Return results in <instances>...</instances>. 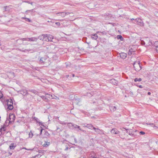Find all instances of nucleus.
<instances>
[{"mask_svg":"<svg viewBox=\"0 0 158 158\" xmlns=\"http://www.w3.org/2000/svg\"><path fill=\"white\" fill-rule=\"evenodd\" d=\"M140 64L139 61H135L133 64L134 68L136 71H139L142 69L141 67H140Z\"/></svg>","mask_w":158,"mask_h":158,"instance_id":"nucleus-1","label":"nucleus"},{"mask_svg":"<svg viewBox=\"0 0 158 158\" xmlns=\"http://www.w3.org/2000/svg\"><path fill=\"white\" fill-rule=\"evenodd\" d=\"M68 126H72L73 128L76 129V130L78 131L79 130H82V129L80 128V127L75 124H73L69 123H68Z\"/></svg>","mask_w":158,"mask_h":158,"instance_id":"nucleus-2","label":"nucleus"},{"mask_svg":"<svg viewBox=\"0 0 158 158\" xmlns=\"http://www.w3.org/2000/svg\"><path fill=\"white\" fill-rule=\"evenodd\" d=\"M135 21L136 22V24H137L138 25L141 26H143V22L140 18H137L135 19Z\"/></svg>","mask_w":158,"mask_h":158,"instance_id":"nucleus-3","label":"nucleus"},{"mask_svg":"<svg viewBox=\"0 0 158 158\" xmlns=\"http://www.w3.org/2000/svg\"><path fill=\"white\" fill-rule=\"evenodd\" d=\"M48 58V57L47 56H45L44 57L39 58V59L40 60V61L41 63H44L46 62V61Z\"/></svg>","mask_w":158,"mask_h":158,"instance_id":"nucleus-4","label":"nucleus"},{"mask_svg":"<svg viewBox=\"0 0 158 158\" xmlns=\"http://www.w3.org/2000/svg\"><path fill=\"white\" fill-rule=\"evenodd\" d=\"M15 119V115L14 114H10L9 116V123H11L12 122H14Z\"/></svg>","mask_w":158,"mask_h":158,"instance_id":"nucleus-5","label":"nucleus"},{"mask_svg":"<svg viewBox=\"0 0 158 158\" xmlns=\"http://www.w3.org/2000/svg\"><path fill=\"white\" fill-rule=\"evenodd\" d=\"M94 129L95 130V131L98 134L100 135H103L104 134V131L98 128H94Z\"/></svg>","mask_w":158,"mask_h":158,"instance_id":"nucleus-6","label":"nucleus"},{"mask_svg":"<svg viewBox=\"0 0 158 158\" xmlns=\"http://www.w3.org/2000/svg\"><path fill=\"white\" fill-rule=\"evenodd\" d=\"M106 20H109L112 17V15L111 14L106 13L103 16Z\"/></svg>","mask_w":158,"mask_h":158,"instance_id":"nucleus-7","label":"nucleus"},{"mask_svg":"<svg viewBox=\"0 0 158 158\" xmlns=\"http://www.w3.org/2000/svg\"><path fill=\"white\" fill-rule=\"evenodd\" d=\"M111 133L113 134H118L120 133L119 131L116 128H114L110 131Z\"/></svg>","mask_w":158,"mask_h":158,"instance_id":"nucleus-8","label":"nucleus"},{"mask_svg":"<svg viewBox=\"0 0 158 158\" xmlns=\"http://www.w3.org/2000/svg\"><path fill=\"white\" fill-rule=\"evenodd\" d=\"M110 82L113 84L114 85H117L118 84V81L115 79L113 78L110 80Z\"/></svg>","mask_w":158,"mask_h":158,"instance_id":"nucleus-9","label":"nucleus"},{"mask_svg":"<svg viewBox=\"0 0 158 158\" xmlns=\"http://www.w3.org/2000/svg\"><path fill=\"white\" fill-rule=\"evenodd\" d=\"M45 34H42L40 35L38 38V39H39L40 40H42L43 41H44V39L45 38Z\"/></svg>","mask_w":158,"mask_h":158,"instance_id":"nucleus-10","label":"nucleus"},{"mask_svg":"<svg viewBox=\"0 0 158 158\" xmlns=\"http://www.w3.org/2000/svg\"><path fill=\"white\" fill-rule=\"evenodd\" d=\"M124 129H125L127 131V133H128L129 135L132 136L133 137H135V135H134V134H133L132 132L130 130H129L128 129H126L125 128H123Z\"/></svg>","mask_w":158,"mask_h":158,"instance_id":"nucleus-11","label":"nucleus"},{"mask_svg":"<svg viewBox=\"0 0 158 158\" xmlns=\"http://www.w3.org/2000/svg\"><path fill=\"white\" fill-rule=\"evenodd\" d=\"M13 103L12 104H9L8 102L7 103V109H8L9 110H12L14 108L13 106Z\"/></svg>","mask_w":158,"mask_h":158,"instance_id":"nucleus-12","label":"nucleus"},{"mask_svg":"<svg viewBox=\"0 0 158 158\" xmlns=\"http://www.w3.org/2000/svg\"><path fill=\"white\" fill-rule=\"evenodd\" d=\"M38 40L37 37H33L30 38H28V41H36Z\"/></svg>","mask_w":158,"mask_h":158,"instance_id":"nucleus-13","label":"nucleus"},{"mask_svg":"<svg viewBox=\"0 0 158 158\" xmlns=\"http://www.w3.org/2000/svg\"><path fill=\"white\" fill-rule=\"evenodd\" d=\"M20 93L22 94L23 96H25L26 95L28 94V93L27 90H23L20 91Z\"/></svg>","mask_w":158,"mask_h":158,"instance_id":"nucleus-14","label":"nucleus"},{"mask_svg":"<svg viewBox=\"0 0 158 158\" xmlns=\"http://www.w3.org/2000/svg\"><path fill=\"white\" fill-rule=\"evenodd\" d=\"M28 38H23L21 39H19L16 40V42L17 43L20 42V41L23 42V41H28ZM23 43V42H22Z\"/></svg>","mask_w":158,"mask_h":158,"instance_id":"nucleus-15","label":"nucleus"},{"mask_svg":"<svg viewBox=\"0 0 158 158\" xmlns=\"http://www.w3.org/2000/svg\"><path fill=\"white\" fill-rule=\"evenodd\" d=\"M120 57L123 59H125L127 57V54L124 53H122L120 54Z\"/></svg>","mask_w":158,"mask_h":158,"instance_id":"nucleus-16","label":"nucleus"},{"mask_svg":"<svg viewBox=\"0 0 158 158\" xmlns=\"http://www.w3.org/2000/svg\"><path fill=\"white\" fill-rule=\"evenodd\" d=\"M40 97L41 98L43 99V100L46 102H47L48 101V96H40Z\"/></svg>","mask_w":158,"mask_h":158,"instance_id":"nucleus-17","label":"nucleus"},{"mask_svg":"<svg viewBox=\"0 0 158 158\" xmlns=\"http://www.w3.org/2000/svg\"><path fill=\"white\" fill-rule=\"evenodd\" d=\"M85 126L89 129L91 130L94 129V128H95V127H94L92 124H87L86 126Z\"/></svg>","mask_w":158,"mask_h":158,"instance_id":"nucleus-18","label":"nucleus"},{"mask_svg":"<svg viewBox=\"0 0 158 158\" xmlns=\"http://www.w3.org/2000/svg\"><path fill=\"white\" fill-rule=\"evenodd\" d=\"M91 38L92 39L96 40L98 38V36L96 34H94L92 35V36H91Z\"/></svg>","mask_w":158,"mask_h":158,"instance_id":"nucleus-19","label":"nucleus"},{"mask_svg":"<svg viewBox=\"0 0 158 158\" xmlns=\"http://www.w3.org/2000/svg\"><path fill=\"white\" fill-rule=\"evenodd\" d=\"M48 39H49V41L52 42V40L53 39V37L52 35L48 34Z\"/></svg>","mask_w":158,"mask_h":158,"instance_id":"nucleus-20","label":"nucleus"},{"mask_svg":"<svg viewBox=\"0 0 158 158\" xmlns=\"http://www.w3.org/2000/svg\"><path fill=\"white\" fill-rule=\"evenodd\" d=\"M109 109L111 111H115L116 109V108L115 106H109Z\"/></svg>","mask_w":158,"mask_h":158,"instance_id":"nucleus-21","label":"nucleus"},{"mask_svg":"<svg viewBox=\"0 0 158 158\" xmlns=\"http://www.w3.org/2000/svg\"><path fill=\"white\" fill-rule=\"evenodd\" d=\"M16 147V146H14V143H11L9 147L10 149H14Z\"/></svg>","mask_w":158,"mask_h":158,"instance_id":"nucleus-22","label":"nucleus"},{"mask_svg":"<svg viewBox=\"0 0 158 158\" xmlns=\"http://www.w3.org/2000/svg\"><path fill=\"white\" fill-rule=\"evenodd\" d=\"M50 143L49 142H47L45 141L43 145V146L44 147H47L49 145Z\"/></svg>","mask_w":158,"mask_h":158,"instance_id":"nucleus-23","label":"nucleus"},{"mask_svg":"<svg viewBox=\"0 0 158 158\" xmlns=\"http://www.w3.org/2000/svg\"><path fill=\"white\" fill-rule=\"evenodd\" d=\"M21 19H25V21L27 22H31V19H30L29 18L23 17H22Z\"/></svg>","mask_w":158,"mask_h":158,"instance_id":"nucleus-24","label":"nucleus"},{"mask_svg":"<svg viewBox=\"0 0 158 158\" xmlns=\"http://www.w3.org/2000/svg\"><path fill=\"white\" fill-rule=\"evenodd\" d=\"M6 128L4 126H3L2 128H0V133H1V135L2 133V131L3 130L4 131H6Z\"/></svg>","mask_w":158,"mask_h":158,"instance_id":"nucleus-25","label":"nucleus"},{"mask_svg":"<svg viewBox=\"0 0 158 158\" xmlns=\"http://www.w3.org/2000/svg\"><path fill=\"white\" fill-rule=\"evenodd\" d=\"M151 43L152 44H153L154 46H155L156 47V48L157 47V46H158V41H155L154 43V42H152V41H151Z\"/></svg>","mask_w":158,"mask_h":158,"instance_id":"nucleus-26","label":"nucleus"},{"mask_svg":"<svg viewBox=\"0 0 158 158\" xmlns=\"http://www.w3.org/2000/svg\"><path fill=\"white\" fill-rule=\"evenodd\" d=\"M59 14V15L64 17L65 16V12H60L57 13V14Z\"/></svg>","mask_w":158,"mask_h":158,"instance_id":"nucleus-27","label":"nucleus"},{"mask_svg":"<svg viewBox=\"0 0 158 158\" xmlns=\"http://www.w3.org/2000/svg\"><path fill=\"white\" fill-rule=\"evenodd\" d=\"M50 135V134L47 131H45L44 136L45 138L48 137Z\"/></svg>","mask_w":158,"mask_h":158,"instance_id":"nucleus-28","label":"nucleus"},{"mask_svg":"<svg viewBox=\"0 0 158 158\" xmlns=\"http://www.w3.org/2000/svg\"><path fill=\"white\" fill-rule=\"evenodd\" d=\"M117 38L118 39H120L121 41H123V38L122 36L120 35H118L117 36Z\"/></svg>","mask_w":158,"mask_h":158,"instance_id":"nucleus-29","label":"nucleus"},{"mask_svg":"<svg viewBox=\"0 0 158 158\" xmlns=\"http://www.w3.org/2000/svg\"><path fill=\"white\" fill-rule=\"evenodd\" d=\"M45 35H45V38H44V41L49 42V39H48V38H47L48 37V34H45Z\"/></svg>","mask_w":158,"mask_h":158,"instance_id":"nucleus-30","label":"nucleus"},{"mask_svg":"<svg viewBox=\"0 0 158 158\" xmlns=\"http://www.w3.org/2000/svg\"><path fill=\"white\" fill-rule=\"evenodd\" d=\"M142 81V79L141 78H135L134 79V81L135 82L140 81Z\"/></svg>","mask_w":158,"mask_h":158,"instance_id":"nucleus-31","label":"nucleus"},{"mask_svg":"<svg viewBox=\"0 0 158 158\" xmlns=\"http://www.w3.org/2000/svg\"><path fill=\"white\" fill-rule=\"evenodd\" d=\"M38 152H39V153H41L43 154H44V152H45V151L44 150H39L38 151Z\"/></svg>","mask_w":158,"mask_h":158,"instance_id":"nucleus-32","label":"nucleus"},{"mask_svg":"<svg viewBox=\"0 0 158 158\" xmlns=\"http://www.w3.org/2000/svg\"><path fill=\"white\" fill-rule=\"evenodd\" d=\"M33 136L32 132L31 131H30L29 134V137L31 138Z\"/></svg>","mask_w":158,"mask_h":158,"instance_id":"nucleus-33","label":"nucleus"},{"mask_svg":"<svg viewBox=\"0 0 158 158\" xmlns=\"http://www.w3.org/2000/svg\"><path fill=\"white\" fill-rule=\"evenodd\" d=\"M30 91L34 94H36L37 93V91L35 90L32 89Z\"/></svg>","mask_w":158,"mask_h":158,"instance_id":"nucleus-34","label":"nucleus"},{"mask_svg":"<svg viewBox=\"0 0 158 158\" xmlns=\"http://www.w3.org/2000/svg\"><path fill=\"white\" fill-rule=\"evenodd\" d=\"M46 95H49V96H48V98H52V95H51V94H47Z\"/></svg>","mask_w":158,"mask_h":158,"instance_id":"nucleus-35","label":"nucleus"},{"mask_svg":"<svg viewBox=\"0 0 158 158\" xmlns=\"http://www.w3.org/2000/svg\"><path fill=\"white\" fill-rule=\"evenodd\" d=\"M58 130H60L59 131V132H60L62 131V129H61L59 127H57L56 129V131H57Z\"/></svg>","mask_w":158,"mask_h":158,"instance_id":"nucleus-36","label":"nucleus"},{"mask_svg":"<svg viewBox=\"0 0 158 158\" xmlns=\"http://www.w3.org/2000/svg\"><path fill=\"white\" fill-rule=\"evenodd\" d=\"M20 51H23V52H26L27 51L28 52H29L30 51H31V49H30V50H27V49H25L24 50H21L20 49L19 50Z\"/></svg>","mask_w":158,"mask_h":158,"instance_id":"nucleus-37","label":"nucleus"},{"mask_svg":"<svg viewBox=\"0 0 158 158\" xmlns=\"http://www.w3.org/2000/svg\"><path fill=\"white\" fill-rule=\"evenodd\" d=\"M40 135H41V134L42 133V131L43 130V129L41 127H40Z\"/></svg>","mask_w":158,"mask_h":158,"instance_id":"nucleus-38","label":"nucleus"},{"mask_svg":"<svg viewBox=\"0 0 158 158\" xmlns=\"http://www.w3.org/2000/svg\"><path fill=\"white\" fill-rule=\"evenodd\" d=\"M81 131H82V132L83 133V134H88L87 131H85V130H82H82H81Z\"/></svg>","mask_w":158,"mask_h":158,"instance_id":"nucleus-39","label":"nucleus"},{"mask_svg":"<svg viewBox=\"0 0 158 158\" xmlns=\"http://www.w3.org/2000/svg\"><path fill=\"white\" fill-rule=\"evenodd\" d=\"M86 95L89 97H91L92 96L90 93H87V95Z\"/></svg>","mask_w":158,"mask_h":158,"instance_id":"nucleus-40","label":"nucleus"},{"mask_svg":"<svg viewBox=\"0 0 158 158\" xmlns=\"http://www.w3.org/2000/svg\"><path fill=\"white\" fill-rule=\"evenodd\" d=\"M34 119L35 121H36L37 122H38V121L39 120L38 118H37L36 117H34Z\"/></svg>","mask_w":158,"mask_h":158,"instance_id":"nucleus-41","label":"nucleus"},{"mask_svg":"<svg viewBox=\"0 0 158 158\" xmlns=\"http://www.w3.org/2000/svg\"><path fill=\"white\" fill-rule=\"evenodd\" d=\"M3 97V94L1 91H0V99Z\"/></svg>","mask_w":158,"mask_h":158,"instance_id":"nucleus-42","label":"nucleus"},{"mask_svg":"<svg viewBox=\"0 0 158 158\" xmlns=\"http://www.w3.org/2000/svg\"><path fill=\"white\" fill-rule=\"evenodd\" d=\"M10 102V104H12V103H13L12 100V99H10V100H8V102Z\"/></svg>","mask_w":158,"mask_h":158,"instance_id":"nucleus-43","label":"nucleus"},{"mask_svg":"<svg viewBox=\"0 0 158 158\" xmlns=\"http://www.w3.org/2000/svg\"><path fill=\"white\" fill-rule=\"evenodd\" d=\"M8 7V6H5L4 7V11H8V10H7L6 8H7Z\"/></svg>","mask_w":158,"mask_h":158,"instance_id":"nucleus-44","label":"nucleus"},{"mask_svg":"<svg viewBox=\"0 0 158 158\" xmlns=\"http://www.w3.org/2000/svg\"><path fill=\"white\" fill-rule=\"evenodd\" d=\"M139 134H140V135H144L145 134V133L143 131H141L139 132Z\"/></svg>","mask_w":158,"mask_h":158,"instance_id":"nucleus-45","label":"nucleus"},{"mask_svg":"<svg viewBox=\"0 0 158 158\" xmlns=\"http://www.w3.org/2000/svg\"><path fill=\"white\" fill-rule=\"evenodd\" d=\"M141 44L142 45H143L145 44V43L143 40H141Z\"/></svg>","mask_w":158,"mask_h":158,"instance_id":"nucleus-46","label":"nucleus"},{"mask_svg":"<svg viewBox=\"0 0 158 158\" xmlns=\"http://www.w3.org/2000/svg\"><path fill=\"white\" fill-rule=\"evenodd\" d=\"M128 54L129 55H131L132 54L131 51L130 50L128 52Z\"/></svg>","mask_w":158,"mask_h":158,"instance_id":"nucleus-47","label":"nucleus"},{"mask_svg":"<svg viewBox=\"0 0 158 158\" xmlns=\"http://www.w3.org/2000/svg\"><path fill=\"white\" fill-rule=\"evenodd\" d=\"M90 158H97L96 156H95L94 155H91Z\"/></svg>","mask_w":158,"mask_h":158,"instance_id":"nucleus-48","label":"nucleus"},{"mask_svg":"<svg viewBox=\"0 0 158 158\" xmlns=\"http://www.w3.org/2000/svg\"><path fill=\"white\" fill-rule=\"evenodd\" d=\"M23 149H25L26 150H33V149H27L25 148H23Z\"/></svg>","mask_w":158,"mask_h":158,"instance_id":"nucleus-49","label":"nucleus"},{"mask_svg":"<svg viewBox=\"0 0 158 158\" xmlns=\"http://www.w3.org/2000/svg\"><path fill=\"white\" fill-rule=\"evenodd\" d=\"M55 24L58 26H59L60 25V23L59 22H56L55 23Z\"/></svg>","mask_w":158,"mask_h":158,"instance_id":"nucleus-50","label":"nucleus"},{"mask_svg":"<svg viewBox=\"0 0 158 158\" xmlns=\"http://www.w3.org/2000/svg\"><path fill=\"white\" fill-rule=\"evenodd\" d=\"M70 13L69 12H65V15H69V14H70Z\"/></svg>","mask_w":158,"mask_h":158,"instance_id":"nucleus-51","label":"nucleus"},{"mask_svg":"<svg viewBox=\"0 0 158 158\" xmlns=\"http://www.w3.org/2000/svg\"><path fill=\"white\" fill-rule=\"evenodd\" d=\"M137 86L138 87H139L140 88H142L143 87L142 86V85H137Z\"/></svg>","mask_w":158,"mask_h":158,"instance_id":"nucleus-52","label":"nucleus"},{"mask_svg":"<svg viewBox=\"0 0 158 158\" xmlns=\"http://www.w3.org/2000/svg\"><path fill=\"white\" fill-rule=\"evenodd\" d=\"M144 89L145 90H148V89L147 87L144 88Z\"/></svg>","mask_w":158,"mask_h":158,"instance_id":"nucleus-53","label":"nucleus"},{"mask_svg":"<svg viewBox=\"0 0 158 158\" xmlns=\"http://www.w3.org/2000/svg\"><path fill=\"white\" fill-rule=\"evenodd\" d=\"M27 2L28 3H29L31 5H33V2Z\"/></svg>","mask_w":158,"mask_h":158,"instance_id":"nucleus-54","label":"nucleus"},{"mask_svg":"<svg viewBox=\"0 0 158 158\" xmlns=\"http://www.w3.org/2000/svg\"><path fill=\"white\" fill-rule=\"evenodd\" d=\"M68 147L66 146V148H65V149L64 150L65 151H66V150H68Z\"/></svg>","mask_w":158,"mask_h":158,"instance_id":"nucleus-55","label":"nucleus"},{"mask_svg":"<svg viewBox=\"0 0 158 158\" xmlns=\"http://www.w3.org/2000/svg\"><path fill=\"white\" fill-rule=\"evenodd\" d=\"M65 141H66V140L65 139V140H63V141H61V142H62V143H64V142Z\"/></svg>","mask_w":158,"mask_h":158,"instance_id":"nucleus-56","label":"nucleus"},{"mask_svg":"<svg viewBox=\"0 0 158 158\" xmlns=\"http://www.w3.org/2000/svg\"><path fill=\"white\" fill-rule=\"evenodd\" d=\"M37 156H34L32 157L31 158H35Z\"/></svg>","mask_w":158,"mask_h":158,"instance_id":"nucleus-57","label":"nucleus"},{"mask_svg":"<svg viewBox=\"0 0 158 158\" xmlns=\"http://www.w3.org/2000/svg\"><path fill=\"white\" fill-rule=\"evenodd\" d=\"M36 156H37V157H38V156H40V157L41 156V155H40V154H37V155H36Z\"/></svg>","mask_w":158,"mask_h":158,"instance_id":"nucleus-58","label":"nucleus"},{"mask_svg":"<svg viewBox=\"0 0 158 158\" xmlns=\"http://www.w3.org/2000/svg\"><path fill=\"white\" fill-rule=\"evenodd\" d=\"M151 94V93L150 92H148V95H150Z\"/></svg>","mask_w":158,"mask_h":158,"instance_id":"nucleus-59","label":"nucleus"},{"mask_svg":"<svg viewBox=\"0 0 158 158\" xmlns=\"http://www.w3.org/2000/svg\"><path fill=\"white\" fill-rule=\"evenodd\" d=\"M74 140L75 141L76 143H77V139L76 138L74 139Z\"/></svg>","mask_w":158,"mask_h":158,"instance_id":"nucleus-60","label":"nucleus"},{"mask_svg":"<svg viewBox=\"0 0 158 158\" xmlns=\"http://www.w3.org/2000/svg\"><path fill=\"white\" fill-rule=\"evenodd\" d=\"M33 9H32L31 10H29V11H31V12H32L33 11Z\"/></svg>","mask_w":158,"mask_h":158,"instance_id":"nucleus-61","label":"nucleus"},{"mask_svg":"<svg viewBox=\"0 0 158 158\" xmlns=\"http://www.w3.org/2000/svg\"><path fill=\"white\" fill-rule=\"evenodd\" d=\"M65 77H66L68 78L69 77V75H66Z\"/></svg>","mask_w":158,"mask_h":158,"instance_id":"nucleus-62","label":"nucleus"},{"mask_svg":"<svg viewBox=\"0 0 158 158\" xmlns=\"http://www.w3.org/2000/svg\"><path fill=\"white\" fill-rule=\"evenodd\" d=\"M9 154L10 155H12V153H10V152H9Z\"/></svg>","mask_w":158,"mask_h":158,"instance_id":"nucleus-63","label":"nucleus"},{"mask_svg":"<svg viewBox=\"0 0 158 158\" xmlns=\"http://www.w3.org/2000/svg\"><path fill=\"white\" fill-rule=\"evenodd\" d=\"M131 20H135V19H131Z\"/></svg>","mask_w":158,"mask_h":158,"instance_id":"nucleus-64","label":"nucleus"}]
</instances>
